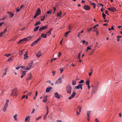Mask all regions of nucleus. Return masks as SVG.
Instances as JSON below:
<instances>
[{"mask_svg": "<svg viewBox=\"0 0 122 122\" xmlns=\"http://www.w3.org/2000/svg\"><path fill=\"white\" fill-rule=\"evenodd\" d=\"M17 114H15V115H14L13 116V117H14V118L15 119V121H17L18 120V119L17 118Z\"/></svg>", "mask_w": 122, "mask_h": 122, "instance_id": "obj_25", "label": "nucleus"}, {"mask_svg": "<svg viewBox=\"0 0 122 122\" xmlns=\"http://www.w3.org/2000/svg\"><path fill=\"white\" fill-rule=\"evenodd\" d=\"M92 28H91L90 29H87V30H88L87 32H89L92 29Z\"/></svg>", "mask_w": 122, "mask_h": 122, "instance_id": "obj_51", "label": "nucleus"}, {"mask_svg": "<svg viewBox=\"0 0 122 122\" xmlns=\"http://www.w3.org/2000/svg\"><path fill=\"white\" fill-rule=\"evenodd\" d=\"M41 23V22L40 21H38V22H36L35 25V26H36L37 25H40Z\"/></svg>", "mask_w": 122, "mask_h": 122, "instance_id": "obj_29", "label": "nucleus"}, {"mask_svg": "<svg viewBox=\"0 0 122 122\" xmlns=\"http://www.w3.org/2000/svg\"><path fill=\"white\" fill-rule=\"evenodd\" d=\"M91 112L90 111H88L87 112V116L90 117L91 114Z\"/></svg>", "mask_w": 122, "mask_h": 122, "instance_id": "obj_31", "label": "nucleus"}, {"mask_svg": "<svg viewBox=\"0 0 122 122\" xmlns=\"http://www.w3.org/2000/svg\"><path fill=\"white\" fill-rule=\"evenodd\" d=\"M66 92L68 94H70L71 92L72 87L69 84L66 87Z\"/></svg>", "mask_w": 122, "mask_h": 122, "instance_id": "obj_1", "label": "nucleus"}, {"mask_svg": "<svg viewBox=\"0 0 122 122\" xmlns=\"http://www.w3.org/2000/svg\"><path fill=\"white\" fill-rule=\"evenodd\" d=\"M51 10L48 11L47 12V14H51Z\"/></svg>", "mask_w": 122, "mask_h": 122, "instance_id": "obj_48", "label": "nucleus"}, {"mask_svg": "<svg viewBox=\"0 0 122 122\" xmlns=\"http://www.w3.org/2000/svg\"><path fill=\"white\" fill-rule=\"evenodd\" d=\"M47 96H45L43 98V102H46L47 100Z\"/></svg>", "mask_w": 122, "mask_h": 122, "instance_id": "obj_24", "label": "nucleus"}, {"mask_svg": "<svg viewBox=\"0 0 122 122\" xmlns=\"http://www.w3.org/2000/svg\"><path fill=\"white\" fill-rule=\"evenodd\" d=\"M20 68V66H18L17 67H16L15 69L17 70L19 69Z\"/></svg>", "mask_w": 122, "mask_h": 122, "instance_id": "obj_64", "label": "nucleus"}, {"mask_svg": "<svg viewBox=\"0 0 122 122\" xmlns=\"http://www.w3.org/2000/svg\"><path fill=\"white\" fill-rule=\"evenodd\" d=\"M83 42V44H85L86 45H87L88 43V42L87 41H82Z\"/></svg>", "mask_w": 122, "mask_h": 122, "instance_id": "obj_35", "label": "nucleus"}, {"mask_svg": "<svg viewBox=\"0 0 122 122\" xmlns=\"http://www.w3.org/2000/svg\"><path fill=\"white\" fill-rule=\"evenodd\" d=\"M41 39V38H38L36 40L33 42L31 44V46H32L35 44L37 43Z\"/></svg>", "mask_w": 122, "mask_h": 122, "instance_id": "obj_7", "label": "nucleus"}, {"mask_svg": "<svg viewBox=\"0 0 122 122\" xmlns=\"http://www.w3.org/2000/svg\"><path fill=\"white\" fill-rule=\"evenodd\" d=\"M84 82V81L83 80H81L80 81L78 82L79 83H83Z\"/></svg>", "mask_w": 122, "mask_h": 122, "instance_id": "obj_46", "label": "nucleus"}, {"mask_svg": "<svg viewBox=\"0 0 122 122\" xmlns=\"http://www.w3.org/2000/svg\"><path fill=\"white\" fill-rule=\"evenodd\" d=\"M62 83V81L61 79V77H60L57 80L56 82L55 83V84H58L59 83Z\"/></svg>", "mask_w": 122, "mask_h": 122, "instance_id": "obj_11", "label": "nucleus"}, {"mask_svg": "<svg viewBox=\"0 0 122 122\" xmlns=\"http://www.w3.org/2000/svg\"><path fill=\"white\" fill-rule=\"evenodd\" d=\"M52 88V87H49L47 88L46 89V92H49L51 90Z\"/></svg>", "mask_w": 122, "mask_h": 122, "instance_id": "obj_19", "label": "nucleus"}, {"mask_svg": "<svg viewBox=\"0 0 122 122\" xmlns=\"http://www.w3.org/2000/svg\"><path fill=\"white\" fill-rule=\"evenodd\" d=\"M102 15L104 19H106L105 16H106V15L103 13H102Z\"/></svg>", "mask_w": 122, "mask_h": 122, "instance_id": "obj_38", "label": "nucleus"}, {"mask_svg": "<svg viewBox=\"0 0 122 122\" xmlns=\"http://www.w3.org/2000/svg\"><path fill=\"white\" fill-rule=\"evenodd\" d=\"M24 41L23 40V39H21V40H20L18 42V44H20V43H21V42L22 41Z\"/></svg>", "mask_w": 122, "mask_h": 122, "instance_id": "obj_45", "label": "nucleus"}, {"mask_svg": "<svg viewBox=\"0 0 122 122\" xmlns=\"http://www.w3.org/2000/svg\"><path fill=\"white\" fill-rule=\"evenodd\" d=\"M7 68H6L4 70V72L3 76L6 75V72H7Z\"/></svg>", "mask_w": 122, "mask_h": 122, "instance_id": "obj_22", "label": "nucleus"}, {"mask_svg": "<svg viewBox=\"0 0 122 122\" xmlns=\"http://www.w3.org/2000/svg\"><path fill=\"white\" fill-rule=\"evenodd\" d=\"M77 108L79 110V112H80L81 111V107L80 106H79L77 107Z\"/></svg>", "mask_w": 122, "mask_h": 122, "instance_id": "obj_37", "label": "nucleus"}, {"mask_svg": "<svg viewBox=\"0 0 122 122\" xmlns=\"http://www.w3.org/2000/svg\"><path fill=\"white\" fill-rule=\"evenodd\" d=\"M26 97V95H23L22 96L21 99H23L25 97Z\"/></svg>", "mask_w": 122, "mask_h": 122, "instance_id": "obj_53", "label": "nucleus"}, {"mask_svg": "<svg viewBox=\"0 0 122 122\" xmlns=\"http://www.w3.org/2000/svg\"><path fill=\"white\" fill-rule=\"evenodd\" d=\"M25 29V27H24L23 28H22V29H20V30L21 31V30H24Z\"/></svg>", "mask_w": 122, "mask_h": 122, "instance_id": "obj_58", "label": "nucleus"}, {"mask_svg": "<svg viewBox=\"0 0 122 122\" xmlns=\"http://www.w3.org/2000/svg\"><path fill=\"white\" fill-rule=\"evenodd\" d=\"M56 122H62L61 120H56Z\"/></svg>", "mask_w": 122, "mask_h": 122, "instance_id": "obj_63", "label": "nucleus"}, {"mask_svg": "<svg viewBox=\"0 0 122 122\" xmlns=\"http://www.w3.org/2000/svg\"><path fill=\"white\" fill-rule=\"evenodd\" d=\"M20 67L21 68H25V66H20Z\"/></svg>", "mask_w": 122, "mask_h": 122, "instance_id": "obj_62", "label": "nucleus"}, {"mask_svg": "<svg viewBox=\"0 0 122 122\" xmlns=\"http://www.w3.org/2000/svg\"><path fill=\"white\" fill-rule=\"evenodd\" d=\"M95 121L96 122H99V121L98 120V119L97 118H96L95 119Z\"/></svg>", "mask_w": 122, "mask_h": 122, "instance_id": "obj_55", "label": "nucleus"}, {"mask_svg": "<svg viewBox=\"0 0 122 122\" xmlns=\"http://www.w3.org/2000/svg\"><path fill=\"white\" fill-rule=\"evenodd\" d=\"M7 13L9 14L10 16L11 17H12L14 15L13 14L10 12H8Z\"/></svg>", "mask_w": 122, "mask_h": 122, "instance_id": "obj_26", "label": "nucleus"}, {"mask_svg": "<svg viewBox=\"0 0 122 122\" xmlns=\"http://www.w3.org/2000/svg\"><path fill=\"white\" fill-rule=\"evenodd\" d=\"M41 12V11L39 8H38L37 10V11L36 13H40Z\"/></svg>", "mask_w": 122, "mask_h": 122, "instance_id": "obj_41", "label": "nucleus"}, {"mask_svg": "<svg viewBox=\"0 0 122 122\" xmlns=\"http://www.w3.org/2000/svg\"><path fill=\"white\" fill-rule=\"evenodd\" d=\"M41 55V51H39L36 54V55L38 57H39Z\"/></svg>", "mask_w": 122, "mask_h": 122, "instance_id": "obj_16", "label": "nucleus"}, {"mask_svg": "<svg viewBox=\"0 0 122 122\" xmlns=\"http://www.w3.org/2000/svg\"><path fill=\"white\" fill-rule=\"evenodd\" d=\"M35 111V109H33L32 111L31 112V113L32 114V113H33Z\"/></svg>", "mask_w": 122, "mask_h": 122, "instance_id": "obj_60", "label": "nucleus"}, {"mask_svg": "<svg viewBox=\"0 0 122 122\" xmlns=\"http://www.w3.org/2000/svg\"><path fill=\"white\" fill-rule=\"evenodd\" d=\"M59 55H58V56L59 57L62 54L60 52H59Z\"/></svg>", "mask_w": 122, "mask_h": 122, "instance_id": "obj_56", "label": "nucleus"}, {"mask_svg": "<svg viewBox=\"0 0 122 122\" xmlns=\"http://www.w3.org/2000/svg\"><path fill=\"white\" fill-rule=\"evenodd\" d=\"M48 26L47 25L45 26H41L39 28V31H40L42 30H45L48 28Z\"/></svg>", "mask_w": 122, "mask_h": 122, "instance_id": "obj_6", "label": "nucleus"}, {"mask_svg": "<svg viewBox=\"0 0 122 122\" xmlns=\"http://www.w3.org/2000/svg\"><path fill=\"white\" fill-rule=\"evenodd\" d=\"M114 29V28L113 26H112V27L111 28H109L108 29V30H113Z\"/></svg>", "mask_w": 122, "mask_h": 122, "instance_id": "obj_43", "label": "nucleus"}, {"mask_svg": "<svg viewBox=\"0 0 122 122\" xmlns=\"http://www.w3.org/2000/svg\"><path fill=\"white\" fill-rule=\"evenodd\" d=\"M76 81L75 80H73L72 81V85L75 86L76 85Z\"/></svg>", "mask_w": 122, "mask_h": 122, "instance_id": "obj_28", "label": "nucleus"}, {"mask_svg": "<svg viewBox=\"0 0 122 122\" xmlns=\"http://www.w3.org/2000/svg\"><path fill=\"white\" fill-rule=\"evenodd\" d=\"M32 76L31 73H29V77L27 79V80H29L31 79V78Z\"/></svg>", "mask_w": 122, "mask_h": 122, "instance_id": "obj_20", "label": "nucleus"}, {"mask_svg": "<svg viewBox=\"0 0 122 122\" xmlns=\"http://www.w3.org/2000/svg\"><path fill=\"white\" fill-rule=\"evenodd\" d=\"M11 55V54H5V56L7 57H8L9 56H10Z\"/></svg>", "mask_w": 122, "mask_h": 122, "instance_id": "obj_49", "label": "nucleus"}, {"mask_svg": "<svg viewBox=\"0 0 122 122\" xmlns=\"http://www.w3.org/2000/svg\"><path fill=\"white\" fill-rule=\"evenodd\" d=\"M48 113H46V114L44 116V117H43V119L44 120H45V119H46V116L48 114Z\"/></svg>", "mask_w": 122, "mask_h": 122, "instance_id": "obj_39", "label": "nucleus"}, {"mask_svg": "<svg viewBox=\"0 0 122 122\" xmlns=\"http://www.w3.org/2000/svg\"><path fill=\"white\" fill-rule=\"evenodd\" d=\"M71 31L70 30H69V31L67 32L66 33H65V37H66L67 36L68 34H69V33Z\"/></svg>", "mask_w": 122, "mask_h": 122, "instance_id": "obj_30", "label": "nucleus"}, {"mask_svg": "<svg viewBox=\"0 0 122 122\" xmlns=\"http://www.w3.org/2000/svg\"><path fill=\"white\" fill-rule=\"evenodd\" d=\"M98 90V87L96 86L95 87L92 88L91 91V93L92 94H95Z\"/></svg>", "mask_w": 122, "mask_h": 122, "instance_id": "obj_5", "label": "nucleus"}, {"mask_svg": "<svg viewBox=\"0 0 122 122\" xmlns=\"http://www.w3.org/2000/svg\"><path fill=\"white\" fill-rule=\"evenodd\" d=\"M81 56V53H80L78 54V58L79 59H80V57Z\"/></svg>", "mask_w": 122, "mask_h": 122, "instance_id": "obj_50", "label": "nucleus"}, {"mask_svg": "<svg viewBox=\"0 0 122 122\" xmlns=\"http://www.w3.org/2000/svg\"><path fill=\"white\" fill-rule=\"evenodd\" d=\"M7 28H6L4 30V31L3 32H2L3 34H5V33L6 32Z\"/></svg>", "mask_w": 122, "mask_h": 122, "instance_id": "obj_40", "label": "nucleus"}, {"mask_svg": "<svg viewBox=\"0 0 122 122\" xmlns=\"http://www.w3.org/2000/svg\"><path fill=\"white\" fill-rule=\"evenodd\" d=\"M52 28H51L49 31L48 32H47L46 33V35L48 36H50L51 34V32L52 30Z\"/></svg>", "mask_w": 122, "mask_h": 122, "instance_id": "obj_18", "label": "nucleus"}, {"mask_svg": "<svg viewBox=\"0 0 122 122\" xmlns=\"http://www.w3.org/2000/svg\"><path fill=\"white\" fill-rule=\"evenodd\" d=\"M41 116H39L38 117L35 118V120L36 121H37L39 119L41 118Z\"/></svg>", "mask_w": 122, "mask_h": 122, "instance_id": "obj_44", "label": "nucleus"}, {"mask_svg": "<svg viewBox=\"0 0 122 122\" xmlns=\"http://www.w3.org/2000/svg\"><path fill=\"white\" fill-rule=\"evenodd\" d=\"M26 71H22L21 72V74H22V75L21 76V78H22L26 74L25 72Z\"/></svg>", "mask_w": 122, "mask_h": 122, "instance_id": "obj_15", "label": "nucleus"}, {"mask_svg": "<svg viewBox=\"0 0 122 122\" xmlns=\"http://www.w3.org/2000/svg\"><path fill=\"white\" fill-rule=\"evenodd\" d=\"M82 85L81 84H79L77 86L75 87V88L77 89H79L80 88L81 89H82Z\"/></svg>", "mask_w": 122, "mask_h": 122, "instance_id": "obj_12", "label": "nucleus"}, {"mask_svg": "<svg viewBox=\"0 0 122 122\" xmlns=\"http://www.w3.org/2000/svg\"><path fill=\"white\" fill-rule=\"evenodd\" d=\"M28 55V51H27L24 55V59H27L28 58V57L27 56Z\"/></svg>", "mask_w": 122, "mask_h": 122, "instance_id": "obj_17", "label": "nucleus"}, {"mask_svg": "<svg viewBox=\"0 0 122 122\" xmlns=\"http://www.w3.org/2000/svg\"><path fill=\"white\" fill-rule=\"evenodd\" d=\"M9 101L8 100H6V102L5 103L4 108L2 109V110L4 112H5L6 110L7 107L8 106V102Z\"/></svg>", "mask_w": 122, "mask_h": 122, "instance_id": "obj_2", "label": "nucleus"}, {"mask_svg": "<svg viewBox=\"0 0 122 122\" xmlns=\"http://www.w3.org/2000/svg\"><path fill=\"white\" fill-rule=\"evenodd\" d=\"M40 13H36L34 15V19L37 16H38L39 14Z\"/></svg>", "mask_w": 122, "mask_h": 122, "instance_id": "obj_34", "label": "nucleus"}, {"mask_svg": "<svg viewBox=\"0 0 122 122\" xmlns=\"http://www.w3.org/2000/svg\"><path fill=\"white\" fill-rule=\"evenodd\" d=\"M13 59V58L10 57L8 60V61H10L11 60Z\"/></svg>", "mask_w": 122, "mask_h": 122, "instance_id": "obj_54", "label": "nucleus"}, {"mask_svg": "<svg viewBox=\"0 0 122 122\" xmlns=\"http://www.w3.org/2000/svg\"><path fill=\"white\" fill-rule=\"evenodd\" d=\"M17 92V89L16 88H14L12 89L11 95L13 96H16V92Z\"/></svg>", "mask_w": 122, "mask_h": 122, "instance_id": "obj_3", "label": "nucleus"}, {"mask_svg": "<svg viewBox=\"0 0 122 122\" xmlns=\"http://www.w3.org/2000/svg\"><path fill=\"white\" fill-rule=\"evenodd\" d=\"M119 117L120 118H121L122 116V114L121 113H119Z\"/></svg>", "mask_w": 122, "mask_h": 122, "instance_id": "obj_59", "label": "nucleus"}, {"mask_svg": "<svg viewBox=\"0 0 122 122\" xmlns=\"http://www.w3.org/2000/svg\"><path fill=\"white\" fill-rule=\"evenodd\" d=\"M108 9L112 12H114L116 10V9L113 7L108 8Z\"/></svg>", "mask_w": 122, "mask_h": 122, "instance_id": "obj_10", "label": "nucleus"}, {"mask_svg": "<svg viewBox=\"0 0 122 122\" xmlns=\"http://www.w3.org/2000/svg\"><path fill=\"white\" fill-rule=\"evenodd\" d=\"M61 14V12L60 13H58L57 14V16H60Z\"/></svg>", "mask_w": 122, "mask_h": 122, "instance_id": "obj_47", "label": "nucleus"}, {"mask_svg": "<svg viewBox=\"0 0 122 122\" xmlns=\"http://www.w3.org/2000/svg\"><path fill=\"white\" fill-rule=\"evenodd\" d=\"M20 9H19L18 8H17L16 9V10L17 12H19L20 10Z\"/></svg>", "mask_w": 122, "mask_h": 122, "instance_id": "obj_57", "label": "nucleus"}, {"mask_svg": "<svg viewBox=\"0 0 122 122\" xmlns=\"http://www.w3.org/2000/svg\"><path fill=\"white\" fill-rule=\"evenodd\" d=\"M33 63L32 61H31L28 64L27 67L25 68V70H29L32 66Z\"/></svg>", "mask_w": 122, "mask_h": 122, "instance_id": "obj_4", "label": "nucleus"}, {"mask_svg": "<svg viewBox=\"0 0 122 122\" xmlns=\"http://www.w3.org/2000/svg\"><path fill=\"white\" fill-rule=\"evenodd\" d=\"M47 15H45L43 17V18H42V19H41V21H42V20H44L45 19V18L47 17Z\"/></svg>", "mask_w": 122, "mask_h": 122, "instance_id": "obj_33", "label": "nucleus"}, {"mask_svg": "<svg viewBox=\"0 0 122 122\" xmlns=\"http://www.w3.org/2000/svg\"><path fill=\"white\" fill-rule=\"evenodd\" d=\"M46 109H47V113H48V108L47 107H46Z\"/></svg>", "mask_w": 122, "mask_h": 122, "instance_id": "obj_61", "label": "nucleus"}, {"mask_svg": "<svg viewBox=\"0 0 122 122\" xmlns=\"http://www.w3.org/2000/svg\"><path fill=\"white\" fill-rule=\"evenodd\" d=\"M54 95H55V97L57 99H59L60 97L59 95L58 94L57 92H56L54 93Z\"/></svg>", "mask_w": 122, "mask_h": 122, "instance_id": "obj_14", "label": "nucleus"}, {"mask_svg": "<svg viewBox=\"0 0 122 122\" xmlns=\"http://www.w3.org/2000/svg\"><path fill=\"white\" fill-rule=\"evenodd\" d=\"M91 48L90 47H89V46H88L87 47V49L86 50V51L87 52L89 50H91Z\"/></svg>", "mask_w": 122, "mask_h": 122, "instance_id": "obj_42", "label": "nucleus"}, {"mask_svg": "<svg viewBox=\"0 0 122 122\" xmlns=\"http://www.w3.org/2000/svg\"><path fill=\"white\" fill-rule=\"evenodd\" d=\"M89 80H87L86 82V84L88 85H89Z\"/></svg>", "mask_w": 122, "mask_h": 122, "instance_id": "obj_32", "label": "nucleus"}, {"mask_svg": "<svg viewBox=\"0 0 122 122\" xmlns=\"http://www.w3.org/2000/svg\"><path fill=\"white\" fill-rule=\"evenodd\" d=\"M24 50H21L20 51V55L21 56L23 54V52Z\"/></svg>", "mask_w": 122, "mask_h": 122, "instance_id": "obj_36", "label": "nucleus"}, {"mask_svg": "<svg viewBox=\"0 0 122 122\" xmlns=\"http://www.w3.org/2000/svg\"><path fill=\"white\" fill-rule=\"evenodd\" d=\"M84 9L86 10H90V8L88 5H85L84 6Z\"/></svg>", "mask_w": 122, "mask_h": 122, "instance_id": "obj_13", "label": "nucleus"}, {"mask_svg": "<svg viewBox=\"0 0 122 122\" xmlns=\"http://www.w3.org/2000/svg\"><path fill=\"white\" fill-rule=\"evenodd\" d=\"M39 26H36V27L35 28L34 30V32L36 31L39 28Z\"/></svg>", "mask_w": 122, "mask_h": 122, "instance_id": "obj_27", "label": "nucleus"}, {"mask_svg": "<svg viewBox=\"0 0 122 122\" xmlns=\"http://www.w3.org/2000/svg\"><path fill=\"white\" fill-rule=\"evenodd\" d=\"M46 34H45L43 33H42L41 34V36L42 38H46Z\"/></svg>", "mask_w": 122, "mask_h": 122, "instance_id": "obj_23", "label": "nucleus"}, {"mask_svg": "<svg viewBox=\"0 0 122 122\" xmlns=\"http://www.w3.org/2000/svg\"><path fill=\"white\" fill-rule=\"evenodd\" d=\"M30 116H28L25 119V122H26L28 120V121H29V122H30Z\"/></svg>", "mask_w": 122, "mask_h": 122, "instance_id": "obj_21", "label": "nucleus"}, {"mask_svg": "<svg viewBox=\"0 0 122 122\" xmlns=\"http://www.w3.org/2000/svg\"><path fill=\"white\" fill-rule=\"evenodd\" d=\"M32 37L31 36H30L29 37H27L26 38H24L23 39V41H27L30 40L31 38Z\"/></svg>", "mask_w": 122, "mask_h": 122, "instance_id": "obj_9", "label": "nucleus"}, {"mask_svg": "<svg viewBox=\"0 0 122 122\" xmlns=\"http://www.w3.org/2000/svg\"><path fill=\"white\" fill-rule=\"evenodd\" d=\"M76 93L75 91L73 92L72 93L71 95L68 98L69 100H71L72 99V98L74 97L75 95H76Z\"/></svg>", "mask_w": 122, "mask_h": 122, "instance_id": "obj_8", "label": "nucleus"}, {"mask_svg": "<svg viewBox=\"0 0 122 122\" xmlns=\"http://www.w3.org/2000/svg\"><path fill=\"white\" fill-rule=\"evenodd\" d=\"M60 71L61 73L63 71V69L60 68Z\"/></svg>", "mask_w": 122, "mask_h": 122, "instance_id": "obj_52", "label": "nucleus"}]
</instances>
